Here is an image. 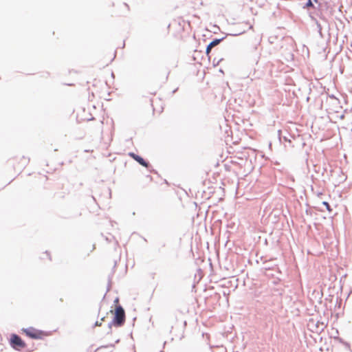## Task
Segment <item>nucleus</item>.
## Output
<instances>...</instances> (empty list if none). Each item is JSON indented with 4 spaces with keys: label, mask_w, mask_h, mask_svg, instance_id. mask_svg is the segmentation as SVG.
<instances>
[{
    "label": "nucleus",
    "mask_w": 352,
    "mask_h": 352,
    "mask_svg": "<svg viewBox=\"0 0 352 352\" xmlns=\"http://www.w3.org/2000/svg\"><path fill=\"white\" fill-rule=\"evenodd\" d=\"M314 1L318 3V0H314Z\"/></svg>",
    "instance_id": "16"
},
{
    "label": "nucleus",
    "mask_w": 352,
    "mask_h": 352,
    "mask_svg": "<svg viewBox=\"0 0 352 352\" xmlns=\"http://www.w3.org/2000/svg\"><path fill=\"white\" fill-rule=\"evenodd\" d=\"M322 194V192H318V193H317L318 196H320V195H321Z\"/></svg>",
    "instance_id": "14"
},
{
    "label": "nucleus",
    "mask_w": 352,
    "mask_h": 352,
    "mask_svg": "<svg viewBox=\"0 0 352 352\" xmlns=\"http://www.w3.org/2000/svg\"><path fill=\"white\" fill-rule=\"evenodd\" d=\"M310 17H311V20L316 23L317 28H318L319 32L321 33L322 26H321L320 23L318 21V20L315 17H314L311 14H310Z\"/></svg>",
    "instance_id": "7"
},
{
    "label": "nucleus",
    "mask_w": 352,
    "mask_h": 352,
    "mask_svg": "<svg viewBox=\"0 0 352 352\" xmlns=\"http://www.w3.org/2000/svg\"><path fill=\"white\" fill-rule=\"evenodd\" d=\"M322 205H324V206L326 207V208H327V210L328 211H329V212H331V206H330V205L329 204V203H328V202H327V201H323V202H322Z\"/></svg>",
    "instance_id": "9"
},
{
    "label": "nucleus",
    "mask_w": 352,
    "mask_h": 352,
    "mask_svg": "<svg viewBox=\"0 0 352 352\" xmlns=\"http://www.w3.org/2000/svg\"><path fill=\"white\" fill-rule=\"evenodd\" d=\"M314 8V5L311 0H308L307 1V3H305V5L303 6V8Z\"/></svg>",
    "instance_id": "8"
},
{
    "label": "nucleus",
    "mask_w": 352,
    "mask_h": 352,
    "mask_svg": "<svg viewBox=\"0 0 352 352\" xmlns=\"http://www.w3.org/2000/svg\"><path fill=\"white\" fill-rule=\"evenodd\" d=\"M330 98H331L332 100H333L335 102H336V103H338V102H339V101H338V98H336V97H334L333 96H331Z\"/></svg>",
    "instance_id": "12"
},
{
    "label": "nucleus",
    "mask_w": 352,
    "mask_h": 352,
    "mask_svg": "<svg viewBox=\"0 0 352 352\" xmlns=\"http://www.w3.org/2000/svg\"><path fill=\"white\" fill-rule=\"evenodd\" d=\"M125 322V312L121 306L116 307L113 323L117 327L122 326Z\"/></svg>",
    "instance_id": "2"
},
{
    "label": "nucleus",
    "mask_w": 352,
    "mask_h": 352,
    "mask_svg": "<svg viewBox=\"0 0 352 352\" xmlns=\"http://www.w3.org/2000/svg\"><path fill=\"white\" fill-rule=\"evenodd\" d=\"M212 47H210V45H208L207 47H206V54H209V53L210 52L211 50H212Z\"/></svg>",
    "instance_id": "11"
},
{
    "label": "nucleus",
    "mask_w": 352,
    "mask_h": 352,
    "mask_svg": "<svg viewBox=\"0 0 352 352\" xmlns=\"http://www.w3.org/2000/svg\"><path fill=\"white\" fill-rule=\"evenodd\" d=\"M104 321V318H101V321L100 322H96L95 323V327H100L102 325V322Z\"/></svg>",
    "instance_id": "10"
},
{
    "label": "nucleus",
    "mask_w": 352,
    "mask_h": 352,
    "mask_svg": "<svg viewBox=\"0 0 352 352\" xmlns=\"http://www.w3.org/2000/svg\"><path fill=\"white\" fill-rule=\"evenodd\" d=\"M129 155V156L133 157L134 160H135L137 162H138L141 165L146 166V167L147 166V164L144 162V160L141 157L135 155L133 153H130Z\"/></svg>",
    "instance_id": "5"
},
{
    "label": "nucleus",
    "mask_w": 352,
    "mask_h": 352,
    "mask_svg": "<svg viewBox=\"0 0 352 352\" xmlns=\"http://www.w3.org/2000/svg\"><path fill=\"white\" fill-rule=\"evenodd\" d=\"M162 111H163V107H161L160 112H162Z\"/></svg>",
    "instance_id": "15"
},
{
    "label": "nucleus",
    "mask_w": 352,
    "mask_h": 352,
    "mask_svg": "<svg viewBox=\"0 0 352 352\" xmlns=\"http://www.w3.org/2000/svg\"><path fill=\"white\" fill-rule=\"evenodd\" d=\"M43 254H44L45 256H46L47 257H48V258H49V260H50V261L51 260L50 255V254H49L47 252H46L43 253Z\"/></svg>",
    "instance_id": "13"
},
{
    "label": "nucleus",
    "mask_w": 352,
    "mask_h": 352,
    "mask_svg": "<svg viewBox=\"0 0 352 352\" xmlns=\"http://www.w3.org/2000/svg\"><path fill=\"white\" fill-rule=\"evenodd\" d=\"M168 243V239L164 237L160 236L158 241V251L161 252L162 248H164Z\"/></svg>",
    "instance_id": "4"
},
{
    "label": "nucleus",
    "mask_w": 352,
    "mask_h": 352,
    "mask_svg": "<svg viewBox=\"0 0 352 352\" xmlns=\"http://www.w3.org/2000/svg\"><path fill=\"white\" fill-rule=\"evenodd\" d=\"M22 331L29 338L32 339H43L50 336L48 332L36 329L33 327L22 329Z\"/></svg>",
    "instance_id": "1"
},
{
    "label": "nucleus",
    "mask_w": 352,
    "mask_h": 352,
    "mask_svg": "<svg viewBox=\"0 0 352 352\" xmlns=\"http://www.w3.org/2000/svg\"><path fill=\"white\" fill-rule=\"evenodd\" d=\"M10 344L12 348L20 350L25 347V343L16 334H12L10 339Z\"/></svg>",
    "instance_id": "3"
},
{
    "label": "nucleus",
    "mask_w": 352,
    "mask_h": 352,
    "mask_svg": "<svg viewBox=\"0 0 352 352\" xmlns=\"http://www.w3.org/2000/svg\"><path fill=\"white\" fill-rule=\"evenodd\" d=\"M223 39L224 37L221 38H215L213 41H212L208 45H210V47H214L219 45Z\"/></svg>",
    "instance_id": "6"
}]
</instances>
